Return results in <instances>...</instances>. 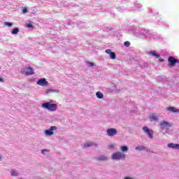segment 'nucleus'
<instances>
[{"label": "nucleus", "mask_w": 179, "mask_h": 179, "mask_svg": "<svg viewBox=\"0 0 179 179\" xmlns=\"http://www.w3.org/2000/svg\"><path fill=\"white\" fill-rule=\"evenodd\" d=\"M42 107L43 108H46L49 111H57V108H58V106L55 103H51L50 102H46L42 104Z\"/></svg>", "instance_id": "f257e3e1"}, {"label": "nucleus", "mask_w": 179, "mask_h": 179, "mask_svg": "<svg viewBox=\"0 0 179 179\" xmlns=\"http://www.w3.org/2000/svg\"><path fill=\"white\" fill-rule=\"evenodd\" d=\"M176 64H179V60L175 59L174 57L170 56L168 58V66L172 68V66H176Z\"/></svg>", "instance_id": "f03ea898"}, {"label": "nucleus", "mask_w": 179, "mask_h": 179, "mask_svg": "<svg viewBox=\"0 0 179 179\" xmlns=\"http://www.w3.org/2000/svg\"><path fill=\"white\" fill-rule=\"evenodd\" d=\"M112 159L113 160H120V159H125V154L121 152H115L113 154Z\"/></svg>", "instance_id": "7ed1b4c3"}, {"label": "nucleus", "mask_w": 179, "mask_h": 179, "mask_svg": "<svg viewBox=\"0 0 179 179\" xmlns=\"http://www.w3.org/2000/svg\"><path fill=\"white\" fill-rule=\"evenodd\" d=\"M159 127L162 129H166L167 128H171V124L167 121H163L159 123Z\"/></svg>", "instance_id": "20e7f679"}, {"label": "nucleus", "mask_w": 179, "mask_h": 179, "mask_svg": "<svg viewBox=\"0 0 179 179\" xmlns=\"http://www.w3.org/2000/svg\"><path fill=\"white\" fill-rule=\"evenodd\" d=\"M52 131H57V127H50L49 129L45 131V134L47 136H51L52 135H54V132H52Z\"/></svg>", "instance_id": "39448f33"}, {"label": "nucleus", "mask_w": 179, "mask_h": 179, "mask_svg": "<svg viewBox=\"0 0 179 179\" xmlns=\"http://www.w3.org/2000/svg\"><path fill=\"white\" fill-rule=\"evenodd\" d=\"M143 131H144L145 132V134H147L149 136V138H150V139H153V131L149 129V128H148V127H143Z\"/></svg>", "instance_id": "423d86ee"}, {"label": "nucleus", "mask_w": 179, "mask_h": 179, "mask_svg": "<svg viewBox=\"0 0 179 179\" xmlns=\"http://www.w3.org/2000/svg\"><path fill=\"white\" fill-rule=\"evenodd\" d=\"M106 132L108 136H114L115 135H117L118 131L114 128H110L108 129Z\"/></svg>", "instance_id": "0eeeda50"}, {"label": "nucleus", "mask_w": 179, "mask_h": 179, "mask_svg": "<svg viewBox=\"0 0 179 179\" xmlns=\"http://www.w3.org/2000/svg\"><path fill=\"white\" fill-rule=\"evenodd\" d=\"M37 85H38L39 86L44 87V86H47V85H48V82L47 81V80H45V78H41L38 80Z\"/></svg>", "instance_id": "6e6552de"}, {"label": "nucleus", "mask_w": 179, "mask_h": 179, "mask_svg": "<svg viewBox=\"0 0 179 179\" xmlns=\"http://www.w3.org/2000/svg\"><path fill=\"white\" fill-rule=\"evenodd\" d=\"M105 52L110 55V59H115V57H116L115 52H111V50H110V49H107L105 51Z\"/></svg>", "instance_id": "1a4fd4ad"}, {"label": "nucleus", "mask_w": 179, "mask_h": 179, "mask_svg": "<svg viewBox=\"0 0 179 179\" xmlns=\"http://www.w3.org/2000/svg\"><path fill=\"white\" fill-rule=\"evenodd\" d=\"M25 75L27 76H29V75H34V71L33 70V68L31 67H28L27 69V71L25 73Z\"/></svg>", "instance_id": "9d476101"}, {"label": "nucleus", "mask_w": 179, "mask_h": 179, "mask_svg": "<svg viewBox=\"0 0 179 179\" xmlns=\"http://www.w3.org/2000/svg\"><path fill=\"white\" fill-rule=\"evenodd\" d=\"M168 111H172V113H179L178 109H176V107L170 106L166 108Z\"/></svg>", "instance_id": "9b49d317"}, {"label": "nucleus", "mask_w": 179, "mask_h": 179, "mask_svg": "<svg viewBox=\"0 0 179 179\" xmlns=\"http://www.w3.org/2000/svg\"><path fill=\"white\" fill-rule=\"evenodd\" d=\"M84 146L88 149V148H90L92 146H97V144L93 143V142H90V143H87L86 144L84 145Z\"/></svg>", "instance_id": "f8f14e48"}, {"label": "nucleus", "mask_w": 179, "mask_h": 179, "mask_svg": "<svg viewBox=\"0 0 179 179\" xmlns=\"http://www.w3.org/2000/svg\"><path fill=\"white\" fill-rule=\"evenodd\" d=\"M168 148H171L172 149H179V144L169 143L168 144Z\"/></svg>", "instance_id": "ddd939ff"}, {"label": "nucleus", "mask_w": 179, "mask_h": 179, "mask_svg": "<svg viewBox=\"0 0 179 179\" xmlns=\"http://www.w3.org/2000/svg\"><path fill=\"white\" fill-rule=\"evenodd\" d=\"M136 150H148V148L145 147L144 145H138L135 148Z\"/></svg>", "instance_id": "4468645a"}, {"label": "nucleus", "mask_w": 179, "mask_h": 179, "mask_svg": "<svg viewBox=\"0 0 179 179\" xmlns=\"http://www.w3.org/2000/svg\"><path fill=\"white\" fill-rule=\"evenodd\" d=\"M104 160H107V157L104 155H101L99 157L96 158V162H102Z\"/></svg>", "instance_id": "2eb2a0df"}, {"label": "nucleus", "mask_w": 179, "mask_h": 179, "mask_svg": "<svg viewBox=\"0 0 179 179\" xmlns=\"http://www.w3.org/2000/svg\"><path fill=\"white\" fill-rule=\"evenodd\" d=\"M10 174H11L12 177H17V176H19V173H17V171H16L15 170H11Z\"/></svg>", "instance_id": "dca6fc26"}, {"label": "nucleus", "mask_w": 179, "mask_h": 179, "mask_svg": "<svg viewBox=\"0 0 179 179\" xmlns=\"http://www.w3.org/2000/svg\"><path fill=\"white\" fill-rule=\"evenodd\" d=\"M96 96L98 99H103V97H104V95L103 94V93L100 92H97L96 93Z\"/></svg>", "instance_id": "f3484780"}, {"label": "nucleus", "mask_w": 179, "mask_h": 179, "mask_svg": "<svg viewBox=\"0 0 179 179\" xmlns=\"http://www.w3.org/2000/svg\"><path fill=\"white\" fill-rule=\"evenodd\" d=\"M150 121H156V120H157V116L156 115H152L150 117Z\"/></svg>", "instance_id": "a211bd4d"}, {"label": "nucleus", "mask_w": 179, "mask_h": 179, "mask_svg": "<svg viewBox=\"0 0 179 179\" xmlns=\"http://www.w3.org/2000/svg\"><path fill=\"white\" fill-rule=\"evenodd\" d=\"M17 33H19V28H15L11 31V34H17Z\"/></svg>", "instance_id": "6ab92c4d"}, {"label": "nucleus", "mask_w": 179, "mask_h": 179, "mask_svg": "<svg viewBox=\"0 0 179 179\" xmlns=\"http://www.w3.org/2000/svg\"><path fill=\"white\" fill-rule=\"evenodd\" d=\"M150 54L153 57H156L157 58L160 57V55H159V54L156 53L155 52H150Z\"/></svg>", "instance_id": "aec40b11"}, {"label": "nucleus", "mask_w": 179, "mask_h": 179, "mask_svg": "<svg viewBox=\"0 0 179 179\" xmlns=\"http://www.w3.org/2000/svg\"><path fill=\"white\" fill-rule=\"evenodd\" d=\"M122 152H127L128 150V147L127 145H122L121 147Z\"/></svg>", "instance_id": "412c9836"}, {"label": "nucleus", "mask_w": 179, "mask_h": 179, "mask_svg": "<svg viewBox=\"0 0 179 179\" xmlns=\"http://www.w3.org/2000/svg\"><path fill=\"white\" fill-rule=\"evenodd\" d=\"M48 93H57V91H55V90L50 89L46 91V94H48Z\"/></svg>", "instance_id": "4be33fe9"}, {"label": "nucleus", "mask_w": 179, "mask_h": 179, "mask_svg": "<svg viewBox=\"0 0 179 179\" xmlns=\"http://www.w3.org/2000/svg\"><path fill=\"white\" fill-rule=\"evenodd\" d=\"M5 25L8 26V27H12V26H13V23L9 22H6Z\"/></svg>", "instance_id": "5701e85b"}, {"label": "nucleus", "mask_w": 179, "mask_h": 179, "mask_svg": "<svg viewBox=\"0 0 179 179\" xmlns=\"http://www.w3.org/2000/svg\"><path fill=\"white\" fill-rule=\"evenodd\" d=\"M129 45H131V43L129 41L124 42L125 47H129Z\"/></svg>", "instance_id": "b1692460"}, {"label": "nucleus", "mask_w": 179, "mask_h": 179, "mask_svg": "<svg viewBox=\"0 0 179 179\" xmlns=\"http://www.w3.org/2000/svg\"><path fill=\"white\" fill-rule=\"evenodd\" d=\"M27 27H28V29H30V27L33 28V24H31V22H29L27 24Z\"/></svg>", "instance_id": "393cba45"}, {"label": "nucleus", "mask_w": 179, "mask_h": 179, "mask_svg": "<svg viewBox=\"0 0 179 179\" xmlns=\"http://www.w3.org/2000/svg\"><path fill=\"white\" fill-rule=\"evenodd\" d=\"M90 66H94V63L93 62H88Z\"/></svg>", "instance_id": "a878e982"}, {"label": "nucleus", "mask_w": 179, "mask_h": 179, "mask_svg": "<svg viewBox=\"0 0 179 179\" xmlns=\"http://www.w3.org/2000/svg\"><path fill=\"white\" fill-rule=\"evenodd\" d=\"M22 12H23V13H26L27 12V8H24L22 9Z\"/></svg>", "instance_id": "bb28decb"}, {"label": "nucleus", "mask_w": 179, "mask_h": 179, "mask_svg": "<svg viewBox=\"0 0 179 179\" xmlns=\"http://www.w3.org/2000/svg\"><path fill=\"white\" fill-rule=\"evenodd\" d=\"M0 82H2V83L4 82L3 78H2V77H1V76H0Z\"/></svg>", "instance_id": "cd10ccee"}, {"label": "nucleus", "mask_w": 179, "mask_h": 179, "mask_svg": "<svg viewBox=\"0 0 179 179\" xmlns=\"http://www.w3.org/2000/svg\"><path fill=\"white\" fill-rule=\"evenodd\" d=\"M44 152H47V150H42V153L44 154Z\"/></svg>", "instance_id": "c85d7f7f"}, {"label": "nucleus", "mask_w": 179, "mask_h": 179, "mask_svg": "<svg viewBox=\"0 0 179 179\" xmlns=\"http://www.w3.org/2000/svg\"><path fill=\"white\" fill-rule=\"evenodd\" d=\"M124 179H133L132 178H125Z\"/></svg>", "instance_id": "c756f323"}, {"label": "nucleus", "mask_w": 179, "mask_h": 179, "mask_svg": "<svg viewBox=\"0 0 179 179\" xmlns=\"http://www.w3.org/2000/svg\"><path fill=\"white\" fill-rule=\"evenodd\" d=\"M110 148H114V145H109Z\"/></svg>", "instance_id": "7c9ffc66"}, {"label": "nucleus", "mask_w": 179, "mask_h": 179, "mask_svg": "<svg viewBox=\"0 0 179 179\" xmlns=\"http://www.w3.org/2000/svg\"><path fill=\"white\" fill-rule=\"evenodd\" d=\"M162 62L164 61V59L161 60Z\"/></svg>", "instance_id": "2f4dec72"}, {"label": "nucleus", "mask_w": 179, "mask_h": 179, "mask_svg": "<svg viewBox=\"0 0 179 179\" xmlns=\"http://www.w3.org/2000/svg\"><path fill=\"white\" fill-rule=\"evenodd\" d=\"M0 160H1V157H0Z\"/></svg>", "instance_id": "473e14b6"}]
</instances>
